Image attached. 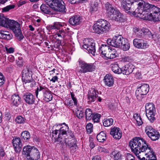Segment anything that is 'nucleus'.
Returning <instances> with one entry per match:
<instances>
[{"mask_svg": "<svg viewBox=\"0 0 160 160\" xmlns=\"http://www.w3.org/2000/svg\"><path fill=\"white\" fill-rule=\"evenodd\" d=\"M111 25L107 21L104 19H99L93 26L94 32L98 34L107 33L111 29Z\"/></svg>", "mask_w": 160, "mask_h": 160, "instance_id": "nucleus-3", "label": "nucleus"}, {"mask_svg": "<svg viewBox=\"0 0 160 160\" xmlns=\"http://www.w3.org/2000/svg\"><path fill=\"white\" fill-rule=\"evenodd\" d=\"M97 140L100 142H104L106 139V135L105 132L101 131L97 136Z\"/></svg>", "mask_w": 160, "mask_h": 160, "instance_id": "nucleus-33", "label": "nucleus"}, {"mask_svg": "<svg viewBox=\"0 0 160 160\" xmlns=\"http://www.w3.org/2000/svg\"><path fill=\"white\" fill-rule=\"evenodd\" d=\"M75 114L77 117L79 119H81L84 115V112L81 110L78 109L76 111Z\"/></svg>", "mask_w": 160, "mask_h": 160, "instance_id": "nucleus-47", "label": "nucleus"}, {"mask_svg": "<svg viewBox=\"0 0 160 160\" xmlns=\"http://www.w3.org/2000/svg\"><path fill=\"white\" fill-rule=\"evenodd\" d=\"M26 119L21 116H17L15 119V121L18 124L23 123L25 122Z\"/></svg>", "mask_w": 160, "mask_h": 160, "instance_id": "nucleus-45", "label": "nucleus"}, {"mask_svg": "<svg viewBox=\"0 0 160 160\" xmlns=\"http://www.w3.org/2000/svg\"><path fill=\"white\" fill-rule=\"evenodd\" d=\"M141 152L135 154L140 160H149L153 157L154 153L151 147L148 148H144L141 149Z\"/></svg>", "mask_w": 160, "mask_h": 160, "instance_id": "nucleus-9", "label": "nucleus"}, {"mask_svg": "<svg viewBox=\"0 0 160 160\" xmlns=\"http://www.w3.org/2000/svg\"><path fill=\"white\" fill-rule=\"evenodd\" d=\"M155 129L151 126H148L145 127V131L147 136L152 133Z\"/></svg>", "mask_w": 160, "mask_h": 160, "instance_id": "nucleus-46", "label": "nucleus"}, {"mask_svg": "<svg viewBox=\"0 0 160 160\" xmlns=\"http://www.w3.org/2000/svg\"><path fill=\"white\" fill-rule=\"evenodd\" d=\"M101 117V116L100 114L95 113H94L92 119L94 122H98L99 121Z\"/></svg>", "mask_w": 160, "mask_h": 160, "instance_id": "nucleus-42", "label": "nucleus"}, {"mask_svg": "<svg viewBox=\"0 0 160 160\" xmlns=\"http://www.w3.org/2000/svg\"><path fill=\"white\" fill-rule=\"evenodd\" d=\"M134 46L138 48L145 49L148 48V44L143 40L139 38L134 39L133 40Z\"/></svg>", "mask_w": 160, "mask_h": 160, "instance_id": "nucleus-19", "label": "nucleus"}, {"mask_svg": "<svg viewBox=\"0 0 160 160\" xmlns=\"http://www.w3.org/2000/svg\"><path fill=\"white\" fill-rule=\"evenodd\" d=\"M127 160H135V158L132 154L128 153L127 156Z\"/></svg>", "mask_w": 160, "mask_h": 160, "instance_id": "nucleus-58", "label": "nucleus"}, {"mask_svg": "<svg viewBox=\"0 0 160 160\" xmlns=\"http://www.w3.org/2000/svg\"><path fill=\"white\" fill-rule=\"evenodd\" d=\"M145 109L147 118L151 122H153L156 119L155 106L152 103H148L145 105Z\"/></svg>", "mask_w": 160, "mask_h": 160, "instance_id": "nucleus-10", "label": "nucleus"}, {"mask_svg": "<svg viewBox=\"0 0 160 160\" xmlns=\"http://www.w3.org/2000/svg\"><path fill=\"white\" fill-rule=\"evenodd\" d=\"M81 18L79 15H76L72 16L69 20L70 24L76 26L79 25L81 22Z\"/></svg>", "mask_w": 160, "mask_h": 160, "instance_id": "nucleus-26", "label": "nucleus"}, {"mask_svg": "<svg viewBox=\"0 0 160 160\" xmlns=\"http://www.w3.org/2000/svg\"><path fill=\"white\" fill-rule=\"evenodd\" d=\"M8 60L9 62H13L14 61V57L12 55H9L8 58Z\"/></svg>", "mask_w": 160, "mask_h": 160, "instance_id": "nucleus-63", "label": "nucleus"}, {"mask_svg": "<svg viewBox=\"0 0 160 160\" xmlns=\"http://www.w3.org/2000/svg\"><path fill=\"white\" fill-rule=\"evenodd\" d=\"M56 125H55V127ZM52 139L54 142H58L59 144H63L64 143H67L66 140L67 138L59 136L60 133L58 129H54V126L52 128Z\"/></svg>", "mask_w": 160, "mask_h": 160, "instance_id": "nucleus-14", "label": "nucleus"}, {"mask_svg": "<svg viewBox=\"0 0 160 160\" xmlns=\"http://www.w3.org/2000/svg\"><path fill=\"white\" fill-rule=\"evenodd\" d=\"M73 140L74 142H75V143H71L69 145L70 151L72 152H75L77 151V146L76 144V140L75 139H73Z\"/></svg>", "mask_w": 160, "mask_h": 160, "instance_id": "nucleus-40", "label": "nucleus"}, {"mask_svg": "<svg viewBox=\"0 0 160 160\" xmlns=\"http://www.w3.org/2000/svg\"><path fill=\"white\" fill-rule=\"evenodd\" d=\"M121 7L124 9L125 11L127 13H132V14L136 15L138 17V13H133L138 8L134 11H132L131 8V5L134 3L133 2H132L130 0H120Z\"/></svg>", "mask_w": 160, "mask_h": 160, "instance_id": "nucleus-16", "label": "nucleus"}, {"mask_svg": "<svg viewBox=\"0 0 160 160\" xmlns=\"http://www.w3.org/2000/svg\"><path fill=\"white\" fill-rule=\"evenodd\" d=\"M47 5L44 4H42L40 7L41 11L45 14H51L53 13L52 12V9L50 6L47 4Z\"/></svg>", "mask_w": 160, "mask_h": 160, "instance_id": "nucleus-28", "label": "nucleus"}, {"mask_svg": "<svg viewBox=\"0 0 160 160\" xmlns=\"http://www.w3.org/2000/svg\"><path fill=\"white\" fill-rule=\"evenodd\" d=\"M141 74L140 72L138 71L136 72L135 73V76L137 78H139L141 77Z\"/></svg>", "mask_w": 160, "mask_h": 160, "instance_id": "nucleus-64", "label": "nucleus"}, {"mask_svg": "<svg viewBox=\"0 0 160 160\" xmlns=\"http://www.w3.org/2000/svg\"><path fill=\"white\" fill-rule=\"evenodd\" d=\"M105 7L107 13L111 18L118 11L108 2H107L105 4Z\"/></svg>", "mask_w": 160, "mask_h": 160, "instance_id": "nucleus-23", "label": "nucleus"}, {"mask_svg": "<svg viewBox=\"0 0 160 160\" xmlns=\"http://www.w3.org/2000/svg\"><path fill=\"white\" fill-rule=\"evenodd\" d=\"M34 146H31L29 145L24 146L23 149V154L25 155L26 157L30 155L32 149H34Z\"/></svg>", "mask_w": 160, "mask_h": 160, "instance_id": "nucleus-31", "label": "nucleus"}, {"mask_svg": "<svg viewBox=\"0 0 160 160\" xmlns=\"http://www.w3.org/2000/svg\"><path fill=\"white\" fill-rule=\"evenodd\" d=\"M100 54L103 55L108 59H112L116 57L118 54L115 49L109 48L106 44H102L99 47L98 51Z\"/></svg>", "mask_w": 160, "mask_h": 160, "instance_id": "nucleus-6", "label": "nucleus"}, {"mask_svg": "<svg viewBox=\"0 0 160 160\" xmlns=\"http://www.w3.org/2000/svg\"><path fill=\"white\" fill-rule=\"evenodd\" d=\"M7 18L3 17L2 14H0V26H4Z\"/></svg>", "mask_w": 160, "mask_h": 160, "instance_id": "nucleus-49", "label": "nucleus"}, {"mask_svg": "<svg viewBox=\"0 0 160 160\" xmlns=\"http://www.w3.org/2000/svg\"><path fill=\"white\" fill-rule=\"evenodd\" d=\"M112 20H114L116 21H119L122 22L125 20L124 16L122 15L119 11L117 12L114 16L111 18Z\"/></svg>", "mask_w": 160, "mask_h": 160, "instance_id": "nucleus-29", "label": "nucleus"}, {"mask_svg": "<svg viewBox=\"0 0 160 160\" xmlns=\"http://www.w3.org/2000/svg\"><path fill=\"white\" fill-rule=\"evenodd\" d=\"M82 47L86 49L88 52L94 55L96 52L95 43L94 41L92 38L86 39L84 41Z\"/></svg>", "mask_w": 160, "mask_h": 160, "instance_id": "nucleus-11", "label": "nucleus"}, {"mask_svg": "<svg viewBox=\"0 0 160 160\" xmlns=\"http://www.w3.org/2000/svg\"><path fill=\"white\" fill-rule=\"evenodd\" d=\"M12 35L11 33H8V35H7L6 36L3 37V38L7 40H9L11 39L12 38Z\"/></svg>", "mask_w": 160, "mask_h": 160, "instance_id": "nucleus-59", "label": "nucleus"}, {"mask_svg": "<svg viewBox=\"0 0 160 160\" xmlns=\"http://www.w3.org/2000/svg\"><path fill=\"white\" fill-rule=\"evenodd\" d=\"M129 146L132 151L135 154L141 152V149L144 148H148L150 147L148 146V144L146 142L143 138L139 137H136L132 139L129 142Z\"/></svg>", "mask_w": 160, "mask_h": 160, "instance_id": "nucleus-2", "label": "nucleus"}, {"mask_svg": "<svg viewBox=\"0 0 160 160\" xmlns=\"http://www.w3.org/2000/svg\"><path fill=\"white\" fill-rule=\"evenodd\" d=\"M29 79V81H28L27 82H24L25 84L26 83H27L31 82L30 85V86L31 87H32L36 85V82L32 78Z\"/></svg>", "mask_w": 160, "mask_h": 160, "instance_id": "nucleus-53", "label": "nucleus"}, {"mask_svg": "<svg viewBox=\"0 0 160 160\" xmlns=\"http://www.w3.org/2000/svg\"><path fill=\"white\" fill-rule=\"evenodd\" d=\"M11 101L13 105L17 107L21 103V99L18 94H15L12 97Z\"/></svg>", "mask_w": 160, "mask_h": 160, "instance_id": "nucleus-30", "label": "nucleus"}, {"mask_svg": "<svg viewBox=\"0 0 160 160\" xmlns=\"http://www.w3.org/2000/svg\"><path fill=\"white\" fill-rule=\"evenodd\" d=\"M142 32L143 33L144 36L145 35H148L149 38H150L152 36V35L151 32L149 31V30L145 28H143L141 29Z\"/></svg>", "mask_w": 160, "mask_h": 160, "instance_id": "nucleus-48", "label": "nucleus"}, {"mask_svg": "<svg viewBox=\"0 0 160 160\" xmlns=\"http://www.w3.org/2000/svg\"><path fill=\"white\" fill-rule=\"evenodd\" d=\"M148 136L152 141H156L158 140L160 137V134L158 132L155 130L150 134Z\"/></svg>", "mask_w": 160, "mask_h": 160, "instance_id": "nucleus-32", "label": "nucleus"}, {"mask_svg": "<svg viewBox=\"0 0 160 160\" xmlns=\"http://www.w3.org/2000/svg\"><path fill=\"white\" fill-rule=\"evenodd\" d=\"M134 31L138 37L141 38L144 37L141 29L135 28H134Z\"/></svg>", "mask_w": 160, "mask_h": 160, "instance_id": "nucleus-41", "label": "nucleus"}, {"mask_svg": "<svg viewBox=\"0 0 160 160\" xmlns=\"http://www.w3.org/2000/svg\"><path fill=\"white\" fill-rule=\"evenodd\" d=\"M16 62L17 65L19 67H22L24 63V62L23 59L22 57L21 56H20L18 57V60H16Z\"/></svg>", "mask_w": 160, "mask_h": 160, "instance_id": "nucleus-43", "label": "nucleus"}, {"mask_svg": "<svg viewBox=\"0 0 160 160\" xmlns=\"http://www.w3.org/2000/svg\"><path fill=\"white\" fill-rule=\"evenodd\" d=\"M123 51H127L129 50L130 48V44L128 39L125 38L122 43L121 47Z\"/></svg>", "mask_w": 160, "mask_h": 160, "instance_id": "nucleus-38", "label": "nucleus"}, {"mask_svg": "<svg viewBox=\"0 0 160 160\" xmlns=\"http://www.w3.org/2000/svg\"><path fill=\"white\" fill-rule=\"evenodd\" d=\"M149 90V86L147 84H143L138 88L136 92V96L137 99L141 101L143 96L146 95Z\"/></svg>", "mask_w": 160, "mask_h": 160, "instance_id": "nucleus-13", "label": "nucleus"}, {"mask_svg": "<svg viewBox=\"0 0 160 160\" xmlns=\"http://www.w3.org/2000/svg\"><path fill=\"white\" fill-rule=\"evenodd\" d=\"M138 2V9L133 13H138V17L144 20H152L154 22L160 21V8L154 5L145 2L142 0H134Z\"/></svg>", "mask_w": 160, "mask_h": 160, "instance_id": "nucleus-1", "label": "nucleus"}, {"mask_svg": "<svg viewBox=\"0 0 160 160\" xmlns=\"http://www.w3.org/2000/svg\"><path fill=\"white\" fill-rule=\"evenodd\" d=\"M65 105L72 107L73 105V101L70 98L68 99L65 102Z\"/></svg>", "mask_w": 160, "mask_h": 160, "instance_id": "nucleus-54", "label": "nucleus"}, {"mask_svg": "<svg viewBox=\"0 0 160 160\" xmlns=\"http://www.w3.org/2000/svg\"><path fill=\"white\" fill-rule=\"evenodd\" d=\"M125 38H123L121 35L114 36L112 39L109 38L107 42L108 45L117 48L121 47L122 42Z\"/></svg>", "mask_w": 160, "mask_h": 160, "instance_id": "nucleus-12", "label": "nucleus"}, {"mask_svg": "<svg viewBox=\"0 0 160 160\" xmlns=\"http://www.w3.org/2000/svg\"><path fill=\"white\" fill-rule=\"evenodd\" d=\"M45 2L55 11L63 12H66L65 4L62 0H44Z\"/></svg>", "mask_w": 160, "mask_h": 160, "instance_id": "nucleus-7", "label": "nucleus"}, {"mask_svg": "<svg viewBox=\"0 0 160 160\" xmlns=\"http://www.w3.org/2000/svg\"><path fill=\"white\" fill-rule=\"evenodd\" d=\"M113 119L112 118L105 119L103 122V125L105 127H109L113 124Z\"/></svg>", "mask_w": 160, "mask_h": 160, "instance_id": "nucleus-39", "label": "nucleus"}, {"mask_svg": "<svg viewBox=\"0 0 160 160\" xmlns=\"http://www.w3.org/2000/svg\"><path fill=\"white\" fill-rule=\"evenodd\" d=\"M112 70L115 73L120 74L122 73V68H120L118 64H112L111 66Z\"/></svg>", "mask_w": 160, "mask_h": 160, "instance_id": "nucleus-35", "label": "nucleus"}, {"mask_svg": "<svg viewBox=\"0 0 160 160\" xmlns=\"http://www.w3.org/2000/svg\"><path fill=\"white\" fill-rule=\"evenodd\" d=\"M104 81L105 84L107 86L111 87L114 83L113 78L110 74H107L104 77Z\"/></svg>", "mask_w": 160, "mask_h": 160, "instance_id": "nucleus-27", "label": "nucleus"}, {"mask_svg": "<svg viewBox=\"0 0 160 160\" xmlns=\"http://www.w3.org/2000/svg\"><path fill=\"white\" fill-rule=\"evenodd\" d=\"M5 49L6 51H7V53H12L14 52V48L12 47H10L9 48L6 47Z\"/></svg>", "mask_w": 160, "mask_h": 160, "instance_id": "nucleus-56", "label": "nucleus"}, {"mask_svg": "<svg viewBox=\"0 0 160 160\" xmlns=\"http://www.w3.org/2000/svg\"><path fill=\"white\" fill-rule=\"evenodd\" d=\"M99 150L101 152H103L105 153H109L108 150L103 148L101 147L100 148Z\"/></svg>", "mask_w": 160, "mask_h": 160, "instance_id": "nucleus-60", "label": "nucleus"}, {"mask_svg": "<svg viewBox=\"0 0 160 160\" xmlns=\"http://www.w3.org/2000/svg\"><path fill=\"white\" fill-rule=\"evenodd\" d=\"M15 5H10L2 8V10L3 12H6L9 11L10 10L14 8Z\"/></svg>", "mask_w": 160, "mask_h": 160, "instance_id": "nucleus-51", "label": "nucleus"}, {"mask_svg": "<svg viewBox=\"0 0 160 160\" xmlns=\"http://www.w3.org/2000/svg\"><path fill=\"white\" fill-rule=\"evenodd\" d=\"M5 155V152L3 148L0 147V156L3 157Z\"/></svg>", "mask_w": 160, "mask_h": 160, "instance_id": "nucleus-61", "label": "nucleus"}, {"mask_svg": "<svg viewBox=\"0 0 160 160\" xmlns=\"http://www.w3.org/2000/svg\"><path fill=\"white\" fill-rule=\"evenodd\" d=\"M85 114L86 119L87 120H91L94 114V113H92L91 109L90 108H87L86 109Z\"/></svg>", "mask_w": 160, "mask_h": 160, "instance_id": "nucleus-36", "label": "nucleus"}, {"mask_svg": "<svg viewBox=\"0 0 160 160\" xmlns=\"http://www.w3.org/2000/svg\"><path fill=\"white\" fill-rule=\"evenodd\" d=\"M98 91L96 89H91L88 94V99L89 100L88 101V103H89V102H91L95 101L98 97Z\"/></svg>", "mask_w": 160, "mask_h": 160, "instance_id": "nucleus-24", "label": "nucleus"}, {"mask_svg": "<svg viewBox=\"0 0 160 160\" xmlns=\"http://www.w3.org/2000/svg\"><path fill=\"white\" fill-rule=\"evenodd\" d=\"M12 143L15 151L16 153L19 152L22 146L21 139L18 137H15L12 140Z\"/></svg>", "mask_w": 160, "mask_h": 160, "instance_id": "nucleus-18", "label": "nucleus"}, {"mask_svg": "<svg viewBox=\"0 0 160 160\" xmlns=\"http://www.w3.org/2000/svg\"><path fill=\"white\" fill-rule=\"evenodd\" d=\"M35 94L37 98L42 96L43 99L47 102L51 101L52 99V92L45 86H40L38 87L35 91Z\"/></svg>", "mask_w": 160, "mask_h": 160, "instance_id": "nucleus-5", "label": "nucleus"}, {"mask_svg": "<svg viewBox=\"0 0 160 160\" xmlns=\"http://www.w3.org/2000/svg\"><path fill=\"white\" fill-rule=\"evenodd\" d=\"M86 129L88 133H91L92 131V124L91 123H88L86 125Z\"/></svg>", "mask_w": 160, "mask_h": 160, "instance_id": "nucleus-50", "label": "nucleus"}, {"mask_svg": "<svg viewBox=\"0 0 160 160\" xmlns=\"http://www.w3.org/2000/svg\"><path fill=\"white\" fill-rule=\"evenodd\" d=\"M5 78L3 74L0 72V87L2 86L4 83Z\"/></svg>", "mask_w": 160, "mask_h": 160, "instance_id": "nucleus-55", "label": "nucleus"}, {"mask_svg": "<svg viewBox=\"0 0 160 160\" xmlns=\"http://www.w3.org/2000/svg\"><path fill=\"white\" fill-rule=\"evenodd\" d=\"M23 98L25 102L28 104H32L35 102V97L30 92H26L23 96Z\"/></svg>", "mask_w": 160, "mask_h": 160, "instance_id": "nucleus-22", "label": "nucleus"}, {"mask_svg": "<svg viewBox=\"0 0 160 160\" xmlns=\"http://www.w3.org/2000/svg\"><path fill=\"white\" fill-rule=\"evenodd\" d=\"M78 62L80 69L78 70L77 74L81 75L82 73L91 72L95 69L96 67L93 63H88L81 60H79Z\"/></svg>", "mask_w": 160, "mask_h": 160, "instance_id": "nucleus-8", "label": "nucleus"}, {"mask_svg": "<svg viewBox=\"0 0 160 160\" xmlns=\"http://www.w3.org/2000/svg\"><path fill=\"white\" fill-rule=\"evenodd\" d=\"M30 134L29 132L25 131L22 132L21 134V138L22 141L27 142L30 138Z\"/></svg>", "mask_w": 160, "mask_h": 160, "instance_id": "nucleus-37", "label": "nucleus"}, {"mask_svg": "<svg viewBox=\"0 0 160 160\" xmlns=\"http://www.w3.org/2000/svg\"><path fill=\"white\" fill-rule=\"evenodd\" d=\"M90 143L89 146L92 149L95 146V144L93 140L92 139H90Z\"/></svg>", "mask_w": 160, "mask_h": 160, "instance_id": "nucleus-62", "label": "nucleus"}, {"mask_svg": "<svg viewBox=\"0 0 160 160\" xmlns=\"http://www.w3.org/2000/svg\"><path fill=\"white\" fill-rule=\"evenodd\" d=\"M4 27L9 28L12 30L19 40H21L24 37L22 33L20 25L17 22L13 20L7 19Z\"/></svg>", "mask_w": 160, "mask_h": 160, "instance_id": "nucleus-4", "label": "nucleus"}, {"mask_svg": "<svg viewBox=\"0 0 160 160\" xmlns=\"http://www.w3.org/2000/svg\"><path fill=\"white\" fill-rule=\"evenodd\" d=\"M121 155L119 152L114 151L110 154L111 158L114 160H120Z\"/></svg>", "mask_w": 160, "mask_h": 160, "instance_id": "nucleus-34", "label": "nucleus"}, {"mask_svg": "<svg viewBox=\"0 0 160 160\" xmlns=\"http://www.w3.org/2000/svg\"><path fill=\"white\" fill-rule=\"evenodd\" d=\"M134 66L132 64H127L122 68V73L123 74L128 75L133 71Z\"/></svg>", "mask_w": 160, "mask_h": 160, "instance_id": "nucleus-25", "label": "nucleus"}, {"mask_svg": "<svg viewBox=\"0 0 160 160\" xmlns=\"http://www.w3.org/2000/svg\"><path fill=\"white\" fill-rule=\"evenodd\" d=\"M32 69L28 66L24 68L22 72V80L24 82L29 81V79L32 78Z\"/></svg>", "mask_w": 160, "mask_h": 160, "instance_id": "nucleus-17", "label": "nucleus"}, {"mask_svg": "<svg viewBox=\"0 0 160 160\" xmlns=\"http://www.w3.org/2000/svg\"><path fill=\"white\" fill-rule=\"evenodd\" d=\"M110 134L115 139L119 140L122 137V132L119 128L114 127L111 128Z\"/></svg>", "mask_w": 160, "mask_h": 160, "instance_id": "nucleus-21", "label": "nucleus"}, {"mask_svg": "<svg viewBox=\"0 0 160 160\" xmlns=\"http://www.w3.org/2000/svg\"><path fill=\"white\" fill-rule=\"evenodd\" d=\"M40 157V153L38 149L34 147L32 149L30 155L27 157L28 160H38Z\"/></svg>", "mask_w": 160, "mask_h": 160, "instance_id": "nucleus-20", "label": "nucleus"}, {"mask_svg": "<svg viewBox=\"0 0 160 160\" xmlns=\"http://www.w3.org/2000/svg\"><path fill=\"white\" fill-rule=\"evenodd\" d=\"M58 125H57V126H58ZM59 125L60 126V128L58 129L60 134L59 136L67 138V139L72 138H74V135L72 132L70 133L69 136H68V135L67 134L69 133V132H68V131L69 127L68 125L66 124L65 123H63L59 124Z\"/></svg>", "mask_w": 160, "mask_h": 160, "instance_id": "nucleus-15", "label": "nucleus"}, {"mask_svg": "<svg viewBox=\"0 0 160 160\" xmlns=\"http://www.w3.org/2000/svg\"><path fill=\"white\" fill-rule=\"evenodd\" d=\"M132 60L131 57L128 56H125L122 58V61L124 62H130Z\"/></svg>", "mask_w": 160, "mask_h": 160, "instance_id": "nucleus-57", "label": "nucleus"}, {"mask_svg": "<svg viewBox=\"0 0 160 160\" xmlns=\"http://www.w3.org/2000/svg\"><path fill=\"white\" fill-rule=\"evenodd\" d=\"M133 117L137 122L138 125L140 126L142 125L143 122L141 117L138 115V114H135L134 115Z\"/></svg>", "mask_w": 160, "mask_h": 160, "instance_id": "nucleus-44", "label": "nucleus"}, {"mask_svg": "<svg viewBox=\"0 0 160 160\" xmlns=\"http://www.w3.org/2000/svg\"><path fill=\"white\" fill-rule=\"evenodd\" d=\"M55 29H60L63 26V24L59 22H54Z\"/></svg>", "mask_w": 160, "mask_h": 160, "instance_id": "nucleus-52", "label": "nucleus"}]
</instances>
